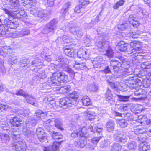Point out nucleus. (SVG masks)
Instances as JSON below:
<instances>
[{"label": "nucleus", "instance_id": "7c9ffc66", "mask_svg": "<svg viewBox=\"0 0 151 151\" xmlns=\"http://www.w3.org/2000/svg\"><path fill=\"white\" fill-rule=\"evenodd\" d=\"M71 6V3L68 2L65 4L62 9L60 13L64 17L67 14H68V8Z\"/></svg>", "mask_w": 151, "mask_h": 151}, {"label": "nucleus", "instance_id": "49530a36", "mask_svg": "<svg viewBox=\"0 0 151 151\" xmlns=\"http://www.w3.org/2000/svg\"><path fill=\"white\" fill-rule=\"evenodd\" d=\"M122 148V146L118 143H114L111 146V151H119Z\"/></svg>", "mask_w": 151, "mask_h": 151}, {"label": "nucleus", "instance_id": "09e8293b", "mask_svg": "<svg viewBox=\"0 0 151 151\" xmlns=\"http://www.w3.org/2000/svg\"><path fill=\"white\" fill-rule=\"evenodd\" d=\"M87 88L90 91H96L98 89L97 86L94 84L88 85Z\"/></svg>", "mask_w": 151, "mask_h": 151}, {"label": "nucleus", "instance_id": "ea45409f", "mask_svg": "<svg viewBox=\"0 0 151 151\" xmlns=\"http://www.w3.org/2000/svg\"><path fill=\"white\" fill-rule=\"evenodd\" d=\"M0 138L3 142L5 143L9 141L10 139L9 136L3 132L0 133Z\"/></svg>", "mask_w": 151, "mask_h": 151}, {"label": "nucleus", "instance_id": "72a5a7b5", "mask_svg": "<svg viewBox=\"0 0 151 151\" xmlns=\"http://www.w3.org/2000/svg\"><path fill=\"white\" fill-rule=\"evenodd\" d=\"M134 95L139 96L138 98H133L134 100H137L138 99H142L145 97L146 96V95L143 92L142 90L141 89L135 92Z\"/></svg>", "mask_w": 151, "mask_h": 151}, {"label": "nucleus", "instance_id": "f3484780", "mask_svg": "<svg viewBox=\"0 0 151 151\" xmlns=\"http://www.w3.org/2000/svg\"><path fill=\"white\" fill-rule=\"evenodd\" d=\"M114 137L116 140L124 143L126 142L127 140V137H126L125 133L122 132H118L114 135Z\"/></svg>", "mask_w": 151, "mask_h": 151}, {"label": "nucleus", "instance_id": "f257e3e1", "mask_svg": "<svg viewBox=\"0 0 151 151\" xmlns=\"http://www.w3.org/2000/svg\"><path fill=\"white\" fill-rule=\"evenodd\" d=\"M130 48L129 53L132 56V62L134 64H138L137 63H140L142 61L143 59L144 54L145 51L143 50L141 47L140 42L134 41L130 42Z\"/></svg>", "mask_w": 151, "mask_h": 151}, {"label": "nucleus", "instance_id": "6e6552de", "mask_svg": "<svg viewBox=\"0 0 151 151\" xmlns=\"http://www.w3.org/2000/svg\"><path fill=\"white\" fill-rule=\"evenodd\" d=\"M57 21L55 19H53L49 23L46 24L42 29V32L44 34H47L50 32H53L56 27Z\"/></svg>", "mask_w": 151, "mask_h": 151}, {"label": "nucleus", "instance_id": "4468645a", "mask_svg": "<svg viewBox=\"0 0 151 151\" xmlns=\"http://www.w3.org/2000/svg\"><path fill=\"white\" fill-rule=\"evenodd\" d=\"M11 18L8 17L4 19V23L7 26L8 28L10 29H15L18 26V24L17 22L12 21L10 19Z\"/></svg>", "mask_w": 151, "mask_h": 151}, {"label": "nucleus", "instance_id": "a878e982", "mask_svg": "<svg viewBox=\"0 0 151 151\" xmlns=\"http://www.w3.org/2000/svg\"><path fill=\"white\" fill-rule=\"evenodd\" d=\"M129 20L130 24H132L135 27H137L139 25L138 19L136 18L134 15H130L129 18Z\"/></svg>", "mask_w": 151, "mask_h": 151}, {"label": "nucleus", "instance_id": "de8ad7c7", "mask_svg": "<svg viewBox=\"0 0 151 151\" xmlns=\"http://www.w3.org/2000/svg\"><path fill=\"white\" fill-rule=\"evenodd\" d=\"M122 116L125 120L128 121H132L133 120V116L129 113L123 114Z\"/></svg>", "mask_w": 151, "mask_h": 151}, {"label": "nucleus", "instance_id": "7ed1b4c3", "mask_svg": "<svg viewBox=\"0 0 151 151\" xmlns=\"http://www.w3.org/2000/svg\"><path fill=\"white\" fill-rule=\"evenodd\" d=\"M68 80V76L63 72H56L53 73L52 76L48 78V86L49 87L58 86L61 81L65 83Z\"/></svg>", "mask_w": 151, "mask_h": 151}, {"label": "nucleus", "instance_id": "a211bd4d", "mask_svg": "<svg viewBox=\"0 0 151 151\" xmlns=\"http://www.w3.org/2000/svg\"><path fill=\"white\" fill-rule=\"evenodd\" d=\"M63 50L66 55L70 57H74L77 54V50L72 49L68 46L64 47Z\"/></svg>", "mask_w": 151, "mask_h": 151}, {"label": "nucleus", "instance_id": "b1692460", "mask_svg": "<svg viewBox=\"0 0 151 151\" xmlns=\"http://www.w3.org/2000/svg\"><path fill=\"white\" fill-rule=\"evenodd\" d=\"M29 123H26L23 126V132L24 135L27 136H31L33 135V133L29 129L30 127L29 126Z\"/></svg>", "mask_w": 151, "mask_h": 151}, {"label": "nucleus", "instance_id": "bb28decb", "mask_svg": "<svg viewBox=\"0 0 151 151\" xmlns=\"http://www.w3.org/2000/svg\"><path fill=\"white\" fill-rule=\"evenodd\" d=\"M82 137L80 138L78 140L75 142V145L78 147L83 148L86 144V141Z\"/></svg>", "mask_w": 151, "mask_h": 151}, {"label": "nucleus", "instance_id": "13d9d810", "mask_svg": "<svg viewBox=\"0 0 151 151\" xmlns=\"http://www.w3.org/2000/svg\"><path fill=\"white\" fill-rule=\"evenodd\" d=\"M37 77L39 78L44 79L46 78V75L44 71H42L41 72H36L35 74Z\"/></svg>", "mask_w": 151, "mask_h": 151}, {"label": "nucleus", "instance_id": "4be33fe9", "mask_svg": "<svg viewBox=\"0 0 151 151\" xmlns=\"http://www.w3.org/2000/svg\"><path fill=\"white\" fill-rule=\"evenodd\" d=\"M22 121L17 116L12 117L10 119V123L12 126L17 127L21 126Z\"/></svg>", "mask_w": 151, "mask_h": 151}, {"label": "nucleus", "instance_id": "20e7f679", "mask_svg": "<svg viewBox=\"0 0 151 151\" xmlns=\"http://www.w3.org/2000/svg\"><path fill=\"white\" fill-rule=\"evenodd\" d=\"M76 92L70 94V98L65 97L61 98L60 101L59 106L64 109L72 107L76 103L77 95Z\"/></svg>", "mask_w": 151, "mask_h": 151}, {"label": "nucleus", "instance_id": "0e129e2a", "mask_svg": "<svg viewBox=\"0 0 151 151\" xmlns=\"http://www.w3.org/2000/svg\"><path fill=\"white\" fill-rule=\"evenodd\" d=\"M63 39L64 42L67 43H69L70 42H72L73 40L72 38L66 35H64Z\"/></svg>", "mask_w": 151, "mask_h": 151}, {"label": "nucleus", "instance_id": "393cba45", "mask_svg": "<svg viewBox=\"0 0 151 151\" xmlns=\"http://www.w3.org/2000/svg\"><path fill=\"white\" fill-rule=\"evenodd\" d=\"M105 97L106 100L111 104H114L115 101L113 98V95L111 93V91L108 88H107L106 92V93Z\"/></svg>", "mask_w": 151, "mask_h": 151}, {"label": "nucleus", "instance_id": "a19ab883", "mask_svg": "<svg viewBox=\"0 0 151 151\" xmlns=\"http://www.w3.org/2000/svg\"><path fill=\"white\" fill-rule=\"evenodd\" d=\"M19 62L20 63L23 64H26L22 66V67L24 69H26L27 68L30 66V61L26 58H24L21 60Z\"/></svg>", "mask_w": 151, "mask_h": 151}, {"label": "nucleus", "instance_id": "9d476101", "mask_svg": "<svg viewBox=\"0 0 151 151\" xmlns=\"http://www.w3.org/2000/svg\"><path fill=\"white\" fill-rule=\"evenodd\" d=\"M77 54L78 57L82 60L88 59L90 55V51L86 49L80 48L77 50Z\"/></svg>", "mask_w": 151, "mask_h": 151}, {"label": "nucleus", "instance_id": "ddd939ff", "mask_svg": "<svg viewBox=\"0 0 151 151\" xmlns=\"http://www.w3.org/2000/svg\"><path fill=\"white\" fill-rule=\"evenodd\" d=\"M30 31L28 28H25L22 29L20 31H16L15 32L13 33L12 38H14L23 37L25 35H29Z\"/></svg>", "mask_w": 151, "mask_h": 151}, {"label": "nucleus", "instance_id": "603ef678", "mask_svg": "<svg viewBox=\"0 0 151 151\" xmlns=\"http://www.w3.org/2000/svg\"><path fill=\"white\" fill-rule=\"evenodd\" d=\"M106 48L105 50H106V53L105 55L107 56L109 58H111L113 57L114 52L112 49L110 47L108 48V49H106Z\"/></svg>", "mask_w": 151, "mask_h": 151}, {"label": "nucleus", "instance_id": "79ce46f5", "mask_svg": "<svg viewBox=\"0 0 151 151\" xmlns=\"http://www.w3.org/2000/svg\"><path fill=\"white\" fill-rule=\"evenodd\" d=\"M19 62L17 57L14 56H11L9 58L8 60V63L11 65H13L15 64H18Z\"/></svg>", "mask_w": 151, "mask_h": 151}, {"label": "nucleus", "instance_id": "9b49d317", "mask_svg": "<svg viewBox=\"0 0 151 151\" xmlns=\"http://www.w3.org/2000/svg\"><path fill=\"white\" fill-rule=\"evenodd\" d=\"M7 7L12 9L13 11L16 12L19 9V0H8Z\"/></svg>", "mask_w": 151, "mask_h": 151}, {"label": "nucleus", "instance_id": "0eeeda50", "mask_svg": "<svg viewBox=\"0 0 151 151\" xmlns=\"http://www.w3.org/2000/svg\"><path fill=\"white\" fill-rule=\"evenodd\" d=\"M17 95H21L24 97L28 103L32 105L35 106L37 107L38 105L37 103L34 101V99L31 95L27 93L23 89L19 90L16 93Z\"/></svg>", "mask_w": 151, "mask_h": 151}, {"label": "nucleus", "instance_id": "412c9836", "mask_svg": "<svg viewBox=\"0 0 151 151\" xmlns=\"http://www.w3.org/2000/svg\"><path fill=\"white\" fill-rule=\"evenodd\" d=\"M84 114L86 116V118L87 119L90 121L98 120V116L96 115V114L94 112L87 110L84 112Z\"/></svg>", "mask_w": 151, "mask_h": 151}, {"label": "nucleus", "instance_id": "c85d7f7f", "mask_svg": "<svg viewBox=\"0 0 151 151\" xmlns=\"http://www.w3.org/2000/svg\"><path fill=\"white\" fill-rule=\"evenodd\" d=\"M149 144L146 142H143L141 143L139 146L140 151H147L150 149Z\"/></svg>", "mask_w": 151, "mask_h": 151}, {"label": "nucleus", "instance_id": "2eb2a0df", "mask_svg": "<svg viewBox=\"0 0 151 151\" xmlns=\"http://www.w3.org/2000/svg\"><path fill=\"white\" fill-rule=\"evenodd\" d=\"M36 134L39 140L42 142L46 140L47 138L45 137V134L44 130L42 128H37L36 129Z\"/></svg>", "mask_w": 151, "mask_h": 151}, {"label": "nucleus", "instance_id": "f704fd0d", "mask_svg": "<svg viewBox=\"0 0 151 151\" xmlns=\"http://www.w3.org/2000/svg\"><path fill=\"white\" fill-rule=\"evenodd\" d=\"M115 126L114 122L112 120H109L107 122L106 128L109 132H111L114 130Z\"/></svg>", "mask_w": 151, "mask_h": 151}, {"label": "nucleus", "instance_id": "5701e85b", "mask_svg": "<svg viewBox=\"0 0 151 151\" xmlns=\"http://www.w3.org/2000/svg\"><path fill=\"white\" fill-rule=\"evenodd\" d=\"M57 58L58 61L60 63V65H58L59 67L63 68V66H65V65H66L68 63V59L64 58L60 53L58 54Z\"/></svg>", "mask_w": 151, "mask_h": 151}, {"label": "nucleus", "instance_id": "1a4fd4ad", "mask_svg": "<svg viewBox=\"0 0 151 151\" xmlns=\"http://www.w3.org/2000/svg\"><path fill=\"white\" fill-rule=\"evenodd\" d=\"M12 35L13 33L9 32L7 29V26L5 24H0V36L12 38Z\"/></svg>", "mask_w": 151, "mask_h": 151}, {"label": "nucleus", "instance_id": "69168bd1", "mask_svg": "<svg viewBox=\"0 0 151 151\" xmlns=\"http://www.w3.org/2000/svg\"><path fill=\"white\" fill-rule=\"evenodd\" d=\"M40 120H38V119L36 118L35 119L34 118L32 119L29 122H27L29 123V126L30 127V124H31L32 126H35L38 123V121Z\"/></svg>", "mask_w": 151, "mask_h": 151}, {"label": "nucleus", "instance_id": "3c124183", "mask_svg": "<svg viewBox=\"0 0 151 151\" xmlns=\"http://www.w3.org/2000/svg\"><path fill=\"white\" fill-rule=\"evenodd\" d=\"M134 72V71L132 70L131 68L129 67V68L124 69L122 72V74L124 76H126L131 74Z\"/></svg>", "mask_w": 151, "mask_h": 151}, {"label": "nucleus", "instance_id": "864d4df0", "mask_svg": "<svg viewBox=\"0 0 151 151\" xmlns=\"http://www.w3.org/2000/svg\"><path fill=\"white\" fill-rule=\"evenodd\" d=\"M118 123L121 128H124L127 127L128 123L124 119H122L118 121Z\"/></svg>", "mask_w": 151, "mask_h": 151}, {"label": "nucleus", "instance_id": "338daca9", "mask_svg": "<svg viewBox=\"0 0 151 151\" xmlns=\"http://www.w3.org/2000/svg\"><path fill=\"white\" fill-rule=\"evenodd\" d=\"M150 84V81L149 79H145L143 81V85L145 88H147Z\"/></svg>", "mask_w": 151, "mask_h": 151}, {"label": "nucleus", "instance_id": "f03ea898", "mask_svg": "<svg viewBox=\"0 0 151 151\" xmlns=\"http://www.w3.org/2000/svg\"><path fill=\"white\" fill-rule=\"evenodd\" d=\"M11 129L9 132V135L12 137L13 141L12 143V148L15 151H25L26 144L24 140H22L20 134L19 132L14 131Z\"/></svg>", "mask_w": 151, "mask_h": 151}, {"label": "nucleus", "instance_id": "2f4dec72", "mask_svg": "<svg viewBox=\"0 0 151 151\" xmlns=\"http://www.w3.org/2000/svg\"><path fill=\"white\" fill-rule=\"evenodd\" d=\"M146 131V129L143 128L140 125L136 126L134 128V133L136 134H144Z\"/></svg>", "mask_w": 151, "mask_h": 151}, {"label": "nucleus", "instance_id": "cd10ccee", "mask_svg": "<svg viewBox=\"0 0 151 151\" xmlns=\"http://www.w3.org/2000/svg\"><path fill=\"white\" fill-rule=\"evenodd\" d=\"M19 9H18L17 12H14V14L16 16V17L18 18H21V19H26L27 16V14L25 13V12L24 10H21L19 11Z\"/></svg>", "mask_w": 151, "mask_h": 151}, {"label": "nucleus", "instance_id": "c03bdc74", "mask_svg": "<svg viewBox=\"0 0 151 151\" xmlns=\"http://www.w3.org/2000/svg\"><path fill=\"white\" fill-rule=\"evenodd\" d=\"M55 126L58 129L61 131L63 130L62 127L63 125L62 122L61 120L59 119H56L55 120Z\"/></svg>", "mask_w": 151, "mask_h": 151}, {"label": "nucleus", "instance_id": "c9c22d12", "mask_svg": "<svg viewBox=\"0 0 151 151\" xmlns=\"http://www.w3.org/2000/svg\"><path fill=\"white\" fill-rule=\"evenodd\" d=\"M76 128L79 130V135L81 136V137H83L85 136L87 132V129L85 127L81 128L80 126L78 125L76 127Z\"/></svg>", "mask_w": 151, "mask_h": 151}, {"label": "nucleus", "instance_id": "f8f14e48", "mask_svg": "<svg viewBox=\"0 0 151 151\" xmlns=\"http://www.w3.org/2000/svg\"><path fill=\"white\" fill-rule=\"evenodd\" d=\"M80 2L81 4V5L77 6L75 9V12L77 13H81L83 14L85 11V9L83 5H86L89 4V0H80Z\"/></svg>", "mask_w": 151, "mask_h": 151}, {"label": "nucleus", "instance_id": "423d86ee", "mask_svg": "<svg viewBox=\"0 0 151 151\" xmlns=\"http://www.w3.org/2000/svg\"><path fill=\"white\" fill-rule=\"evenodd\" d=\"M68 26L70 32L74 35L79 37H81L83 35V33L82 29L78 27L75 23L71 22L69 23Z\"/></svg>", "mask_w": 151, "mask_h": 151}, {"label": "nucleus", "instance_id": "e2e57ef3", "mask_svg": "<svg viewBox=\"0 0 151 151\" xmlns=\"http://www.w3.org/2000/svg\"><path fill=\"white\" fill-rule=\"evenodd\" d=\"M1 52H0V55L3 57H6L8 55L7 52V49L5 48H1Z\"/></svg>", "mask_w": 151, "mask_h": 151}, {"label": "nucleus", "instance_id": "4c0bfd02", "mask_svg": "<svg viewBox=\"0 0 151 151\" xmlns=\"http://www.w3.org/2000/svg\"><path fill=\"white\" fill-rule=\"evenodd\" d=\"M138 122H140L141 124L145 123L147 124H149V122H148L147 118L146 115H141L138 116V119L137 120Z\"/></svg>", "mask_w": 151, "mask_h": 151}, {"label": "nucleus", "instance_id": "39448f33", "mask_svg": "<svg viewBox=\"0 0 151 151\" xmlns=\"http://www.w3.org/2000/svg\"><path fill=\"white\" fill-rule=\"evenodd\" d=\"M63 137V135L61 133L53 131L52 137L56 140L53 142L52 146L46 147L44 151H58L59 146L63 142V140H61L59 141L57 140L62 139Z\"/></svg>", "mask_w": 151, "mask_h": 151}, {"label": "nucleus", "instance_id": "37998d69", "mask_svg": "<svg viewBox=\"0 0 151 151\" xmlns=\"http://www.w3.org/2000/svg\"><path fill=\"white\" fill-rule=\"evenodd\" d=\"M95 45L99 48L105 50L106 48H107L108 44L105 42L104 41L96 42L95 43Z\"/></svg>", "mask_w": 151, "mask_h": 151}, {"label": "nucleus", "instance_id": "473e14b6", "mask_svg": "<svg viewBox=\"0 0 151 151\" xmlns=\"http://www.w3.org/2000/svg\"><path fill=\"white\" fill-rule=\"evenodd\" d=\"M141 67L143 69H146V71L149 73L151 72V63L148 62L142 63L141 64Z\"/></svg>", "mask_w": 151, "mask_h": 151}, {"label": "nucleus", "instance_id": "774afa93", "mask_svg": "<svg viewBox=\"0 0 151 151\" xmlns=\"http://www.w3.org/2000/svg\"><path fill=\"white\" fill-rule=\"evenodd\" d=\"M101 138L102 137L101 136L94 137L91 139L92 142L93 144H96Z\"/></svg>", "mask_w": 151, "mask_h": 151}, {"label": "nucleus", "instance_id": "680f3d73", "mask_svg": "<svg viewBox=\"0 0 151 151\" xmlns=\"http://www.w3.org/2000/svg\"><path fill=\"white\" fill-rule=\"evenodd\" d=\"M119 100L122 101H126L128 100L130 96H124L120 95H117Z\"/></svg>", "mask_w": 151, "mask_h": 151}, {"label": "nucleus", "instance_id": "5fc2aeb1", "mask_svg": "<svg viewBox=\"0 0 151 151\" xmlns=\"http://www.w3.org/2000/svg\"><path fill=\"white\" fill-rule=\"evenodd\" d=\"M125 1L124 0H120L116 2L114 5L113 8L114 9H118L119 7L123 5Z\"/></svg>", "mask_w": 151, "mask_h": 151}, {"label": "nucleus", "instance_id": "a18cd8bd", "mask_svg": "<svg viewBox=\"0 0 151 151\" xmlns=\"http://www.w3.org/2000/svg\"><path fill=\"white\" fill-rule=\"evenodd\" d=\"M36 116V118L38 119V120H40V118L41 115H44L46 116H47L48 113L46 112H42L41 110H38L36 111L35 112Z\"/></svg>", "mask_w": 151, "mask_h": 151}, {"label": "nucleus", "instance_id": "aec40b11", "mask_svg": "<svg viewBox=\"0 0 151 151\" xmlns=\"http://www.w3.org/2000/svg\"><path fill=\"white\" fill-rule=\"evenodd\" d=\"M110 65L113 67L114 71L116 72L122 70L121 64L118 60H111L110 62Z\"/></svg>", "mask_w": 151, "mask_h": 151}, {"label": "nucleus", "instance_id": "58836bf2", "mask_svg": "<svg viewBox=\"0 0 151 151\" xmlns=\"http://www.w3.org/2000/svg\"><path fill=\"white\" fill-rule=\"evenodd\" d=\"M81 101L83 105L88 106L91 104V101L89 98L86 96H84L82 98Z\"/></svg>", "mask_w": 151, "mask_h": 151}, {"label": "nucleus", "instance_id": "e433bc0d", "mask_svg": "<svg viewBox=\"0 0 151 151\" xmlns=\"http://www.w3.org/2000/svg\"><path fill=\"white\" fill-rule=\"evenodd\" d=\"M127 147L130 150H135L137 147L136 142L134 141H129L127 144Z\"/></svg>", "mask_w": 151, "mask_h": 151}, {"label": "nucleus", "instance_id": "6e6d98bb", "mask_svg": "<svg viewBox=\"0 0 151 151\" xmlns=\"http://www.w3.org/2000/svg\"><path fill=\"white\" fill-rule=\"evenodd\" d=\"M0 127L3 130H8L9 131L8 132L9 134V132L10 131L11 129H14V131L16 132L15 130L13 128H11L9 130V127L7 123L1 124L0 125Z\"/></svg>", "mask_w": 151, "mask_h": 151}, {"label": "nucleus", "instance_id": "8fccbe9b", "mask_svg": "<svg viewBox=\"0 0 151 151\" xmlns=\"http://www.w3.org/2000/svg\"><path fill=\"white\" fill-rule=\"evenodd\" d=\"M42 63L41 62L40 60L37 58L35 59V60L32 61V62L30 63V66H40L42 64Z\"/></svg>", "mask_w": 151, "mask_h": 151}, {"label": "nucleus", "instance_id": "052dcab7", "mask_svg": "<svg viewBox=\"0 0 151 151\" xmlns=\"http://www.w3.org/2000/svg\"><path fill=\"white\" fill-rule=\"evenodd\" d=\"M25 2V3H26L27 5L28 4H29L31 6H35L37 4L36 0H23Z\"/></svg>", "mask_w": 151, "mask_h": 151}, {"label": "nucleus", "instance_id": "bf43d9fd", "mask_svg": "<svg viewBox=\"0 0 151 151\" xmlns=\"http://www.w3.org/2000/svg\"><path fill=\"white\" fill-rule=\"evenodd\" d=\"M4 60L0 58V70L3 73H5L6 70L4 65Z\"/></svg>", "mask_w": 151, "mask_h": 151}, {"label": "nucleus", "instance_id": "dca6fc26", "mask_svg": "<svg viewBox=\"0 0 151 151\" xmlns=\"http://www.w3.org/2000/svg\"><path fill=\"white\" fill-rule=\"evenodd\" d=\"M139 79L135 77H132L127 79V85L131 88L133 89L138 85V82Z\"/></svg>", "mask_w": 151, "mask_h": 151}, {"label": "nucleus", "instance_id": "4d7b16f0", "mask_svg": "<svg viewBox=\"0 0 151 151\" xmlns=\"http://www.w3.org/2000/svg\"><path fill=\"white\" fill-rule=\"evenodd\" d=\"M140 34V32L139 31L137 30H136L134 32H132L130 33V36L133 38H138Z\"/></svg>", "mask_w": 151, "mask_h": 151}, {"label": "nucleus", "instance_id": "6ab92c4d", "mask_svg": "<svg viewBox=\"0 0 151 151\" xmlns=\"http://www.w3.org/2000/svg\"><path fill=\"white\" fill-rule=\"evenodd\" d=\"M104 62L102 58L100 56L94 58L92 60L93 64L94 67L95 68L101 67L104 64Z\"/></svg>", "mask_w": 151, "mask_h": 151}, {"label": "nucleus", "instance_id": "c756f323", "mask_svg": "<svg viewBox=\"0 0 151 151\" xmlns=\"http://www.w3.org/2000/svg\"><path fill=\"white\" fill-rule=\"evenodd\" d=\"M128 45L127 43H125L123 41H121L118 43L117 47L119 50L123 52L126 50Z\"/></svg>", "mask_w": 151, "mask_h": 151}]
</instances>
